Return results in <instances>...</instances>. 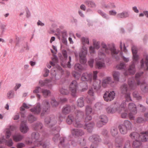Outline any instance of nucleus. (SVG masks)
Here are the masks:
<instances>
[{"mask_svg":"<svg viewBox=\"0 0 148 148\" xmlns=\"http://www.w3.org/2000/svg\"><path fill=\"white\" fill-rule=\"evenodd\" d=\"M93 42L94 47L95 49H98L100 47L99 42H97L95 40H93Z\"/></svg>","mask_w":148,"mask_h":148,"instance_id":"52","label":"nucleus"},{"mask_svg":"<svg viewBox=\"0 0 148 148\" xmlns=\"http://www.w3.org/2000/svg\"><path fill=\"white\" fill-rule=\"evenodd\" d=\"M77 87V83L76 80H73L71 82L69 86V88L71 92L72 96L75 97L76 96V93Z\"/></svg>","mask_w":148,"mask_h":148,"instance_id":"14","label":"nucleus"},{"mask_svg":"<svg viewBox=\"0 0 148 148\" xmlns=\"http://www.w3.org/2000/svg\"><path fill=\"white\" fill-rule=\"evenodd\" d=\"M115 93L114 91L109 92L106 91L103 95V98L106 101H111L113 100L115 97Z\"/></svg>","mask_w":148,"mask_h":148,"instance_id":"11","label":"nucleus"},{"mask_svg":"<svg viewBox=\"0 0 148 148\" xmlns=\"http://www.w3.org/2000/svg\"><path fill=\"white\" fill-rule=\"evenodd\" d=\"M84 116V113L83 112L78 110L76 114L75 117V122L73 123V126L76 127L80 128L83 126L80 121V119L83 118Z\"/></svg>","mask_w":148,"mask_h":148,"instance_id":"5","label":"nucleus"},{"mask_svg":"<svg viewBox=\"0 0 148 148\" xmlns=\"http://www.w3.org/2000/svg\"><path fill=\"white\" fill-rule=\"evenodd\" d=\"M57 119L54 115H51L47 116L45 119V123L47 124H49L50 126L52 127L56 124L57 123Z\"/></svg>","mask_w":148,"mask_h":148,"instance_id":"12","label":"nucleus"},{"mask_svg":"<svg viewBox=\"0 0 148 148\" xmlns=\"http://www.w3.org/2000/svg\"><path fill=\"white\" fill-rule=\"evenodd\" d=\"M130 136L132 139L135 140H140L143 142H146L148 140V131L142 132L140 134L137 132H134L132 133Z\"/></svg>","mask_w":148,"mask_h":148,"instance_id":"3","label":"nucleus"},{"mask_svg":"<svg viewBox=\"0 0 148 148\" xmlns=\"http://www.w3.org/2000/svg\"><path fill=\"white\" fill-rule=\"evenodd\" d=\"M51 105L54 106H56L58 105V103L55 99H52L51 102Z\"/></svg>","mask_w":148,"mask_h":148,"instance_id":"63","label":"nucleus"},{"mask_svg":"<svg viewBox=\"0 0 148 148\" xmlns=\"http://www.w3.org/2000/svg\"><path fill=\"white\" fill-rule=\"evenodd\" d=\"M119 131L121 134H125L127 133L128 131L122 124H120L119 126Z\"/></svg>","mask_w":148,"mask_h":148,"instance_id":"34","label":"nucleus"},{"mask_svg":"<svg viewBox=\"0 0 148 148\" xmlns=\"http://www.w3.org/2000/svg\"><path fill=\"white\" fill-rule=\"evenodd\" d=\"M29 128L25 123L22 122L20 125V130L23 133H25L27 132Z\"/></svg>","mask_w":148,"mask_h":148,"instance_id":"24","label":"nucleus"},{"mask_svg":"<svg viewBox=\"0 0 148 148\" xmlns=\"http://www.w3.org/2000/svg\"><path fill=\"white\" fill-rule=\"evenodd\" d=\"M71 57L70 56H69V61L66 64V65H65L64 66H63L64 67H67L69 68H71V65L70 63L71 61Z\"/></svg>","mask_w":148,"mask_h":148,"instance_id":"60","label":"nucleus"},{"mask_svg":"<svg viewBox=\"0 0 148 148\" xmlns=\"http://www.w3.org/2000/svg\"><path fill=\"white\" fill-rule=\"evenodd\" d=\"M143 72L136 73L135 75V79L138 85L141 84L140 87L141 90L143 92H148V84L144 82L141 84L140 81V78L141 76L143 74Z\"/></svg>","mask_w":148,"mask_h":148,"instance_id":"4","label":"nucleus"},{"mask_svg":"<svg viewBox=\"0 0 148 148\" xmlns=\"http://www.w3.org/2000/svg\"><path fill=\"white\" fill-rule=\"evenodd\" d=\"M140 140H136L133 141V146L134 148H142V143Z\"/></svg>","mask_w":148,"mask_h":148,"instance_id":"32","label":"nucleus"},{"mask_svg":"<svg viewBox=\"0 0 148 148\" xmlns=\"http://www.w3.org/2000/svg\"><path fill=\"white\" fill-rule=\"evenodd\" d=\"M66 122L69 124H71L72 123L75 122V118L72 114H70L66 118Z\"/></svg>","mask_w":148,"mask_h":148,"instance_id":"29","label":"nucleus"},{"mask_svg":"<svg viewBox=\"0 0 148 148\" xmlns=\"http://www.w3.org/2000/svg\"><path fill=\"white\" fill-rule=\"evenodd\" d=\"M97 12L101 16H102L103 18L107 19L109 18L108 15L101 10H98Z\"/></svg>","mask_w":148,"mask_h":148,"instance_id":"49","label":"nucleus"},{"mask_svg":"<svg viewBox=\"0 0 148 148\" xmlns=\"http://www.w3.org/2000/svg\"><path fill=\"white\" fill-rule=\"evenodd\" d=\"M77 105L78 107L81 108L84 106V102L83 97H81L77 99Z\"/></svg>","mask_w":148,"mask_h":148,"instance_id":"40","label":"nucleus"},{"mask_svg":"<svg viewBox=\"0 0 148 148\" xmlns=\"http://www.w3.org/2000/svg\"><path fill=\"white\" fill-rule=\"evenodd\" d=\"M135 64L134 62L130 66L129 68L127 70V71L130 74H134L135 73Z\"/></svg>","mask_w":148,"mask_h":148,"instance_id":"36","label":"nucleus"},{"mask_svg":"<svg viewBox=\"0 0 148 148\" xmlns=\"http://www.w3.org/2000/svg\"><path fill=\"white\" fill-rule=\"evenodd\" d=\"M130 12L128 10L124 11L122 12L118 13L116 16L117 18H125L129 17L130 15Z\"/></svg>","mask_w":148,"mask_h":148,"instance_id":"18","label":"nucleus"},{"mask_svg":"<svg viewBox=\"0 0 148 148\" xmlns=\"http://www.w3.org/2000/svg\"><path fill=\"white\" fill-rule=\"evenodd\" d=\"M101 47L102 49L100 50L99 51L98 54L99 55H101L102 56H105V53L109 54L111 52L113 57L115 58L116 60H118L119 58V56H117L116 57L113 56V54H117L119 51V50L116 51L114 45L111 46L109 44L107 45L104 42H102L101 43Z\"/></svg>","mask_w":148,"mask_h":148,"instance_id":"1","label":"nucleus"},{"mask_svg":"<svg viewBox=\"0 0 148 148\" xmlns=\"http://www.w3.org/2000/svg\"><path fill=\"white\" fill-rule=\"evenodd\" d=\"M54 76V77L51 78L49 79H46L44 81L40 80L39 82L40 86L43 87L45 86H46L50 87L51 85V83L54 82L56 80L55 77V75Z\"/></svg>","mask_w":148,"mask_h":148,"instance_id":"13","label":"nucleus"},{"mask_svg":"<svg viewBox=\"0 0 148 148\" xmlns=\"http://www.w3.org/2000/svg\"><path fill=\"white\" fill-rule=\"evenodd\" d=\"M92 74L87 73H84L82 75L81 79L82 80L91 81L92 80Z\"/></svg>","mask_w":148,"mask_h":148,"instance_id":"21","label":"nucleus"},{"mask_svg":"<svg viewBox=\"0 0 148 148\" xmlns=\"http://www.w3.org/2000/svg\"><path fill=\"white\" fill-rule=\"evenodd\" d=\"M65 137H61L60 138V143L58 146L60 148H65L68 145V143L66 141Z\"/></svg>","mask_w":148,"mask_h":148,"instance_id":"19","label":"nucleus"},{"mask_svg":"<svg viewBox=\"0 0 148 148\" xmlns=\"http://www.w3.org/2000/svg\"><path fill=\"white\" fill-rule=\"evenodd\" d=\"M43 126L42 124L40 122H37L33 125V128L35 130H39L42 129Z\"/></svg>","mask_w":148,"mask_h":148,"instance_id":"31","label":"nucleus"},{"mask_svg":"<svg viewBox=\"0 0 148 148\" xmlns=\"http://www.w3.org/2000/svg\"><path fill=\"white\" fill-rule=\"evenodd\" d=\"M125 127L128 131L131 130L132 126V124L131 122L128 120H125L123 124Z\"/></svg>","mask_w":148,"mask_h":148,"instance_id":"25","label":"nucleus"},{"mask_svg":"<svg viewBox=\"0 0 148 148\" xmlns=\"http://www.w3.org/2000/svg\"><path fill=\"white\" fill-rule=\"evenodd\" d=\"M90 114H86L85 117V121L86 122H88L91 120L92 119V116L89 115Z\"/></svg>","mask_w":148,"mask_h":148,"instance_id":"61","label":"nucleus"},{"mask_svg":"<svg viewBox=\"0 0 148 148\" xmlns=\"http://www.w3.org/2000/svg\"><path fill=\"white\" fill-rule=\"evenodd\" d=\"M123 140L122 139H116L114 148H122Z\"/></svg>","mask_w":148,"mask_h":148,"instance_id":"28","label":"nucleus"},{"mask_svg":"<svg viewBox=\"0 0 148 148\" xmlns=\"http://www.w3.org/2000/svg\"><path fill=\"white\" fill-rule=\"evenodd\" d=\"M112 4L111 3H110L106 5V4H103V7L105 8H110L112 7V8H114L115 7V6L114 5L111 6Z\"/></svg>","mask_w":148,"mask_h":148,"instance_id":"59","label":"nucleus"},{"mask_svg":"<svg viewBox=\"0 0 148 148\" xmlns=\"http://www.w3.org/2000/svg\"><path fill=\"white\" fill-rule=\"evenodd\" d=\"M81 41L84 45L86 43L88 44H89V40L88 38L82 37L81 38Z\"/></svg>","mask_w":148,"mask_h":148,"instance_id":"55","label":"nucleus"},{"mask_svg":"<svg viewBox=\"0 0 148 148\" xmlns=\"http://www.w3.org/2000/svg\"><path fill=\"white\" fill-rule=\"evenodd\" d=\"M84 3L88 7L92 8H95L96 6L95 3L92 1H85Z\"/></svg>","mask_w":148,"mask_h":148,"instance_id":"35","label":"nucleus"},{"mask_svg":"<svg viewBox=\"0 0 148 148\" xmlns=\"http://www.w3.org/2000/svg\"><path fill=\"white\" fill-rule=\"evenodd\" d=\"M94 125V123L93 122H90L87 124L86 123L84 127V128L86 129L89 132H91L92 131Z\"/></svg>","mask_w":148,"mask_h":148,"instance_id":"23","label":"nucleus"},{"mask_svg":"<svg viewBox=\"0 0 148 148\" xmlns=\"http://www.w3.org/2000/svg\"><path fill=\"white\" fill-rule=\"evenodd\" d=\"M75 69L78 71H81L82 69V65L79 64H76L75 66Z\"/></svg>","mask_w":148,"mask_h":148,"instance_id":"53","label":"nucleus"},{"mask_svg":"<svg viewBox=\"0 0 148 148\" xmlns=\"http://www.w3.org/2000/svg\"><path fill=\"white\" fill-rule=\"evenodd\" d=\"M5 142H6V145L9 147L12 146L13 143L12 140L11 139L8 141L4 138H0V144H2Z\"/></svg>","mask_w":148,"mask_h":148,"instance_id":"27","label":"nucleus"},{"mask_svg":"<svg viewBox=\"0 0 148 148\" xmlns=\"http://www.w3.org/2000/svg\"><path fill=\"white\" fill-rule=\"evenodd\" d=\"M23 136L19 134H17L13 136V139L14 141L17 142L21 140L23 138Z\"/></svg>","mask_w":148,"mask_h":148,"instance_id":"37","label":"nucleus"},{"mask_svg":"<svg viewBox=\"0 0 148 148\" xmlns=\"http://www.w3.org/2000/svg\"><path fill=\"white\" fill-rule=\"evenodd\" d=\"M146 121L145 119L143 118L139 117L137 118L136 122L137 123H142L145 122Z\"/></svg>","mask_w":148,"mask_h":148,"instance_id":"58","label":"nucleus"},{"mask_svg":"<svg viewBox=\"0 0 148 148\" xmlns=\"http://www.w3.org/2000/svg\"><path fill=\"white\" fill-rule=\"evenodd\" d=\"M14 94V92L13 90H11L8 92L7 95V96L8 99H11L13 97Z\"/></svg>","mask_w":148,"mask_h":148,"instance_id":"54","label":"nucleus"},{"mask_svg":"<svg viewBox=\"0 0 148 148\" xmlns=\"http://www.w3.org/2000/svg\"><path fill=\"white\" fill-rule=\"evenodd\" d=\"M86 114H90L92 111V109L91 107L89 106H87L86 107Z\"/></svg>","mask_w":148,"mask_h":148,"instance_id":"50","label":"nucleus"},{"mask_svg":"<svg viewBox=\"0 0 148 148\" xmlns=\"http://www.w3.org/2000/svg\"><path fill=\"white\" fill-rule=\"evenodd\" d=\"M31 139L34 141V144L35 146L39 147L42 145L44 148H48L49 143H45L42 142L44 138L40 137L39 133L34 132L31 135Z\"/></svg>","mask_w":148,"mask_h":148,"instance_id":"2","label":"nucleus"},{"mask_svg":"<svg viewBox=\"0 0 148 148\" xmlns=\"http://www.w3.org/2000/svg\"><path fill=\"white\" fill-rule=\"evenodd\" d=\"M128 84L129 87L132 89H134L136 86V84L133 77L129 78L128 80Z\"/></svg>","mask_w":148,"mask_h":148,"instance_id":"30","label":"nucleus"},{"mask_svg":"<svg viewBox=\"0 0 148 148\" xmlns=\"http://www.w3.org/2000/svg\"><path fill=\"white\" fill-rule=\"evenodd\" d=\"M42 89L39 86L36 87L35 89L33 91V93L34 94H36V96L39 99H40V95L38 93L41 92Z\"/></svg>","mask_w":148,"mask_h":148,"instance_id":"33","label":"nucleus"},{"mask_svg":"<svg viewBox=\"0 0 148 148\" xmlns=\"http://www.w3.org/2000/svg\"><path fill=\"white\" fill-rule=\"evenodd\" d=\"M126 106V101H123L121 104L120 106V108H121L122 110H124L125 112L122 113L121 114V117L123 119L126 118L128 115V110L125 108Z\"/></svg>","mask_w":148,"mask_h":148,"instance_id":"16","label":"nucleus"},{"mask_svg":"<svg viewBox=\"0 0 148 148\" xmlns=\"http://www.w3.org/2000/svg\"><path fill=\"white\" fill-rule=\"evenodd\" d=\"M87 53V48L84 47H82V48L80 52L79 53V61L80 62L84 64L86 63V61L85 57Z\"/></svg>","mask_w":148,"mask_h":148,"instance_id":"10","label":"nucleus"},{"mask_svg":"<svg viewBox=\"0 0 148 148\" xmlns=\"http://www.w3.org/2000/svg\"><path fill=\"white\" fill-rule=\"evenodd\" d=\"M73 107L67 105L64 106L62 110V113L64 114H69L73 109Z\"/></svg>","mask_w":148,"mask_h":148,"instance_id":"20","label":"nucleus"},{"mask_svg":"<svg viewBox=\"0 0 148 148\" xmlns=\"http://www.w3.org/2000/svg\"><path fill=\"white\" fill-rule=\"evenodd\" d=\"M119 76L120 73L119 72L117 71H114L113 72V76L115 81H119Z\"/></svg>","mask_w":148,"mask_h":148,"instance_id":"47","label":"nucleus"},{"mask_svg":"<svg viewBox=\"0 0 148 148\" xmlns=\"http://www.w3.org/2000/svg\"><path fill=\"white\" fill-rule=\"evenodd\" d=\"M60 91L61 94L64 95H67L69 93V90L64 87H62L60 89Z\"/></svg>","mask_w":148,"mask_h":148,"instance_id":"43","label":"nucleus"},{"mask_svg":"<svg viewBox=\"0 0 148 148\" xmlns=\"http://www.w3.org/2000/svg\"><path fill=\"white\" fill-rule=\"evenodd\" d=\"M125 64L124 62L121 63L119 65L117 66V68L118 69H124L125 67Z\"/></svg>","mask_w":148,"mask_h":148,"instance_id":"57","label":"nucleus"},{"mask_svg":"<svg viewBox=\"0 0 148 148\" xmlns=\"http://www.w3.org/2000/svg\"><path fill=\"white\" fill-rule=\"evenodd\" d=\"M128 108L130 111L134 112V114H136L137 113L136 106L134 103H130L128 105Z\"/></svg>","mask_w":148,"mask_h":148,"instance_id":"26","label":"nucleus"},{"mask_svg":"<svg viewBox=\"0 0 148 148\" xmlns=\"http://www.w3.org/2000/svg\"><path fill=\"white\" fill-rule=\"evenodd\" d=\"M105 124V123L100 120L97 122V125L98 127H102Z\"/></svg>","mask_w":148,"mask_h":148,"instance_id":"64","label":"nucleus"},{"mask_svg":"<svg viewBox=\"0 0 148 148\" xmlns=\"http://www.w3.org/2000/svg\"><path fill=\"white\" fill-rule=\"evenodd\" d=\"M135 114H134V112L131 111V112L129 114V118L130 120H134L135 119V117L134 116Z\"/></svg>","mask_w":148,"mask_h":148,"instance_id":"62","label":"nucleus"},{"mask_svg":"<svg viewBox=\"0 0 148 148\" xmlns=\"http://www.w3.org/2000/svg\"><path fill=\"white\" fill-rule=\"evenodd\" d=\"M89 140L93 142L91 145L90 148H97L98 145L99 143L101 141V139L99 136L95 134L90 136L89 138Z\"/></svg>","mask_w":148,"mask_h":148,"instance_id":"6","label":"nucleus"},{"mask_svg":"<svg viewBox=\"0 0 148 148\" xmlns=\"http://www.w3.org/2000/svg\"><path fill=\"white\" fill-rule=\"evenodd\" d=\"M99 119L104 123H107L108 121V119L107 116L104 115H102L99 116Z\"/></svg>","mask_w":148,"mask_h":148,"instance_id":"45","label":"nucleus"},{"mask_svg":"<svg viewBox=\"0 0 148 148\" xmlns=\"http://www.w3.org/2000/svg\"><path fill=\"white\" fill-rule=\"evenodd\" d=\"M41 109L40 103H38L35 107L30 109V110L34 114L38 115L40 114Z\"/></svg>","mask_w":148,"mask_h":148,"instance_id":"17","label":"nucleus"},{"mask_svg":"<svg viewBox=\"0 0 148 148\" xmlns=\"http://www.w3.org/2000/svg\"><path fill=\"white\" fill-rule=\"evenodd\" d=\"M41 92L42 93L44 97H46L48 96L51 93V92L49 90L44 89H42Z\"/></svg>","mask_w":148,"mask_h":148,"instance_id":"44","label":"nucleus"},{"mask_svg":"<svg viewBox=\"0 0 148 148\" xmlns=\"http://www.w3.org/2000/svg\"><path fill=\"white\" fill-rule=\"evenodd\" d=\"M28 119L30 123H32L37 120V118L32 114H30L28 116Z\"/></svg>","mask_w":148,"mask_h":148,"instance_id":"48","label":"nucleus"},{"mask_svg":"<svg viewBox=\"0 0 148 148\" xmlns=\"http://www.w3.org/2000/svg\"><path fill=\"white\" fill-rule=\"evenodd\" d=\"M121 89L122 93L125 94V97L126 99V101L128 102L132 101L131 99L130 93L128 92L127 85L126 84H124L122 85L121 87Z\"/></svg>","mask_w":148,"mask_h":148,"instance_id":"8","label":"nucleus"},{"mask_svg":"<svg viewBox=\"0 0 148 148\" xmlns=\"http://www.w3.org/2000/svg\"><path fill=\"white\" fill-rule=\"evenodd\" d=\"M110 133L112 135L113 137H115L118 134V131L117 127H113L110 130Z\"/></svg>","mask_w":148,"mask_h":148,"instance_id":"41","label":"nucleus"},{"mask_svg":"<svg viewBox=\"0 0 148 148\" xmlns=\"http://www.w3.org/2000/svg\"><path fill=\"white\" fill-rule=\"evenodd\" d=\"M133 95L134 98L138 101H140L142 99V97L136 92H134L133 93Z\"/></svg>","mask_w":148,"mask_h":148,"instance_id":"51","label":"nucleus"},{"mask_svg":"<svg viewBox=\"0 0 148 148\" xmlns=\"http://www.w3.org/2000/svg\"><path fill=\"white\" fill-rule=\"evenodd\" d=\"M61 128L59 126H56L52 128L51 132V133L53 136L52 139L55 143L57 142L60 136L59 132Z\"/></svg>","mask_w":148,"mask_h":148,"instance_id":"7","label":"nucleus"},{"mask_svg":"<svg viewBox=\"0 0 148 148\" xmlns=\"http://www.w3.org/2000/svg\"><path fill=\"white\" fill-rule=\"evenodd\" d=\"M106 110L108 113L112 114L114 113L116 111V109L115 108L109 106L107 108Z\"/></svg>","mask_w":148,"mask_h":148,"instance_id":"46","label":"nucleus"},{"mask_svg":"<svg viewBox=\"0 0 148 148\" xmlns=\"http://www.w3.org/2000/svg\"><path fill=\"white\" fill-rule=\"evenodd\" d=\"M111 78L110 77H108L103 79L102 82V85L103 87H105L106 85L110 84L111 82Z\"/></svg>","mask_w":148,"mask_h":148,"instance_id":"39","label":"nucleus"},{"mask_svg":"<svg viewBox=\"0 0 148 148\" xmlns=\"http://www.w3.org/2000/svg\"><path fill=\"white\" fill-rule=\"evenodd\" d=\"M71 132L72 135L75 137L81 136L84 134V132L81 130L78 129H73Z\"/></svg>","mask_w":148,"mask_h":148,"instance_id":"15","label":"nucleus"},{"mask_svg":"<svg viewBox=\"0 0 148 148\" xmlns=\"http://www.w3.org/2000/svg\"><path fill=\"white\" fill-rule=\"evenodd\" d=\"M95 108L98 110H100L102 108L103 105L100 102H97L95 105Z\"/></svg>","mask_w":148,"mask_h":148,"instance_id":"56","label":"nucleus"},{"mask_svg":"<svg viewBox=\"0 0 148 148\" xmlns=\"http://www.w3.org/2000/svg\"><path fill=\"white\" fill-rule=\"evenodd\" d=\"M96 60V67L99 69H101L105 67V64L103 59L101 58L99 59H98Z\"/></svg>","mask_w":148,"mask_h":148,"instance_id":"22","label":"nucleus"},{"mask_svg":"<svg viewBox=\"0 0 148 148\" xmlns=\"http://www.w3.org/2000/svg\"><path fill=\"white\" fill-rule=\"evenodd\" d=\"M80 86L82 89V91L84 92L88 89V86L87 83L85 82H81Z\"/></svg>","mask_w":148,"mask_h":148,"instance_id":"42","label":"nucleus"},{"mask_svg":"<svg viewBox=\"0 0 148 148\" xmlns=\"http://www.w3.org/2000/svg\"><path fill=\"white\" fill-rule=\"evenodd\" d=\"M43 106L42 110L40 114L41 118L44 116L45 114H48L50 108V106L49 102L46 100H44L42 102Z\"/></svg>","mask_w":148,"mask_h":148,"instance_id":"9","label":"nucleus"},{"mask_svg":"<svg viewBox=\"0 0 148 148\" xmlns=\"http://www.w3.org/2000/svg\"><path fill=\"white\" fill-rule=\"evenodd\" d=\"M99 83L97 85H95V83H94V89L98 93H99L101 91L102 89L100 85L101 81L100 80L98 81Z\"/></svg>","mask_w":148,"mask_h":148,"instance_id":"38","label":"nucleus"}]
</instances>
